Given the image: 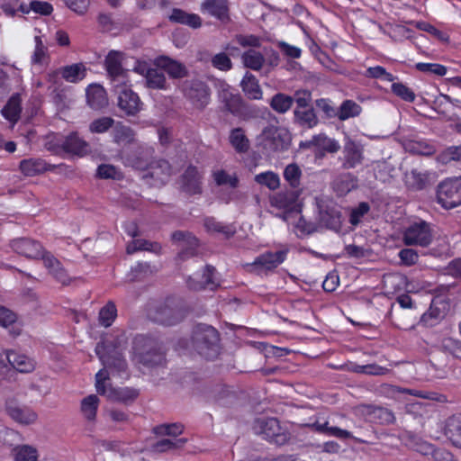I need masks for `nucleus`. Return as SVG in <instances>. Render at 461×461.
I'll return each instance as SVG.
<instances>
[{
	"label": "nucleus",
	"mask_w": 461,
	"mask_h": 461,
	"mask_svg": "<svg viewBox=\"0 0 461 461\" xmlns=\"http://www.w3.org/2000/svg\"><path fill=\"white\" fill-rule=\"evenodd\" d=\"M165 357L160 342L152 337L137 335L132 342L131 361L139 368L161 365Z\"/></svg>",
	"instance_id": "f257e3e1"
},
{
	"label": "nucleus",
	"mask_w": 461,
	"mask_h": 461,
	"mask_svg": "<svg viewBox=\"0 0 461 461\" xmlns=\"http://www.w3.org/2000/svg\"><path fill=\"white\" fill-rule=\"evenodd\" d=\"M193 345L197 353L206 359H214L220 353V334L216 329L198 324L193 331Z\"/></svg>",
	"instance_id": "f03ea898"
},
{
	"label": "nucleus",
	"mask_w": 461,
	"mask_h": 461,
	"mask_svg": "<svg viewBox=\"0 0 461 461\" xmlns=\"http://www.w3.org/2000/svg\"><path fill=\"white\" fill-rule=\"evenodd\" d=\"M95 350L104 366L102 370H106L109 377L110 374L128 377V364L113 343L108 340L99 342Z\"/></svg>",
	"instance_id": "7ed1b4c3"
},
{
	"label": "nucleus",
	"mask_w": 461,
	"mask_h": 461,
	"mask_svg": "<svg viewBox=\"0 0 461 461\" xmlns=\"http://www.w3.org/2000/svg\"><path fill=\"white\" fill-rule=\"evenodd\" d=\"M96 392L105 396L109 401L127 403L134 401L139 393L130 387H113L110 384V377L106 370H99L95 375Z\"/></svg>",
	"instance_id": "20e7f679"
},
{
	"label": "nucleus",
	"mask_w": 461,
	"mask_h": 461,
	"mask_svg": "<svg viewBox=\"0 0 461 461\" xmlns=\"http://www.w3.org/2000/svg\"><path fill=\"white\" fill-rule=\"evenodd\" d=\"M149 315L155 322L166 326H173L179 323L185 318V311L178 302L167 299L151 310Z\"/></svg>",
	"instance_id": "39448f33"
},
{
	"label": "nucleus",
	"mask_w": 461,
	"mask_h": 461,
	"mask_svg": "<svg viewBox=\"0 0 461 461\" xmlns=\"http://www.w3.org/2000/svg\"><path fill=\"white\" fill-rule=\"evenodd\" d=\"M131 83L122 82L112 86L117 97V106L128 116H134L142 110L143 103L139 95L131 89Z\"/></svg>",
	"instance_id": "423d86ee"
},
{
	"label": "nucleus",
	"mask_w": 461,
	"mask_h": 461,
	"mask_svg": "<svg viewBox=\"0 0 461 461\" xmlns=\"http://www.w3.org/2000/svg\"><path fill=\"white\" fill-rule=\"evenodd\" d=\"M433 229L430 223L418 220L409 224L402 234L403 243L407 246L429 247L433 241Z\"/></svg>",
	"instance_id": "0eeeda50"
},
{
	"label": "nucleus",
	"mask_w": 461,
	"mask_h": 461,
	"mask_svg": "<svg viewBox=\"0 0 461 461\" xmlns=\"http://www.w3.org/2000/svg\"><path fill=\"white\" fill-rule=\"evenodd\" d=\"M253 430L264 439L282 446L289 439V433L281 428L276 418H259L253 425Z\"/></svg>",
	"instance_id": "6e6552de"
},
{
	"label": "nucleus",
	"mask_w": 461,
	"mask_h": 461,
	"mask_svg": "<svg viewBox=\"0 0 461 461\" xmlns=\"http://www.w3.org/2000/svg\"><path fill=\"white\" fill-rule=\"evenodd\" d=\"M289 249L285 247L284 249L276 251H266L258 256L253 262L247 263L245 267L248 271L256 274H266L273 271L278 266H280L287 258Z\"/></svg>",
	"instance_id": "1a4fd4ad"
},
{
	"label": "nucleus",
	"mask_w": 461,
	"mask_h": 461,
	"mask_svg": "<svg viewBox=\"0 0 461 461\" xmlns=\"http://www.w3.org/2000/svg\"><path fill=\"white\" fill-rule=\"evenodd\" d=\"M125 54L119 50H110L105 56L104 66L110 80L111 86L122 82H130L129 69L122 68Z\"/></svg>",
	"instance_id": "9d476101"
},
{
	"label": "nucleus",
	"mask_w": 461,
	"mask_h": 461,
	"mask_svg": "<svg viewBox=\"0 0 461 461\" xmlns=\"http://www.w3.org/2000/svg\"><path fill=\"white\" fill-rule=\"evenodd\" d=\"M289 134L285 129L269 126L261 134V145L267 154L282 151L289 146Z\"/></svg>",
	"instance_id": "9b49d317"
},
{
	"label": "nucleus",
	"mask_w": 461,
	"mask_h": 461,
	"mask_svg": "<svg viewBox=\"0 0 461 461\" xmlns=\"http://www.w3.org/2000/svg\"><path fill=\"white\" fill-rule=\"evenodd\" d=\"M215 268L207 266L202 272H196L189 276L186 284L192 290L198 291L202 289L214 290L218 286V282L214 278Z\"/></svg>",
	"instance_id": "f8f14e48"
},
{
	"label": "nucleus",
	"mask_w": 461,
	"mask_h": 461,
	"mask_svg": "<svg viewBox=\"0 0 461 461\" xmlns=\"http://www.w3.org/2000/svg\"><path fill=\"white\" fill-rule=\"evenodd\" d=\"M456 194V177L442 181L437 189V202L445 209L457 207Z\"/></svg>",
	"instance_id": "ddd939ff"
},
{
	"label": "nucleus",
	"mask_w": 461,
	"mask_h": 461,
	"mask_svg": "<svg viewBox=\"0 0 461 461\" xmlns=\"http://www.w3.org/2000/svg\"><path fill=\"white\" fill-rule=\"evenodd\" d=\"M185 95L198 108H204L210 99V93L207 86L198 80L191 81L185 86Z\"/></svg>",
	"instance_id": "4468645a"
},
{
	"label": "nucleus",
	"mask_w": 461,
	"mask_h": 461,
	"mask_svg": "<svg viewBox=\"0 0 461 461\" xmlns=\"http://www.w3.org/2000/svg\"><path fill=\"white\" fill-rule=\"evenodd\" d=\"M5 408L10 418L21 425L33 424L38 419V414L32 408L13 401L7 402Z\"/></svg>",
	"instance_id": "2eb2a0df"
},
{
	"label": "nucleus",
	"mask_w": 461,
	"mask_h": 461,
	"mask_svg": "<svg viewBox=\"0 0 461 461\" xmlns=\"http://www.w3.org/2000/svg\"><path fill=\"white\" fill-rule=\"evenodd\" d=\"M171 167L165 159L153 161L148 167V172L143 176L144 178L152 179L150 183L153 185H164L171 175Z\"/></svg>",
	"instance_id": "dca6fc26"
},
{
	"label": "nucleus",
	"mask_w": 461,
	"mask_h": 461,
	"mask_svg": "<svg viewBox=\"0 0 461 461\" xmlns=\"http://www.w3.org/2000/svg\"><path fill=\"white\" fill-rule=\"evenodd\" d=\"M202 174L195 167L190 166L181 176L182 190L192 195L202 193Z\"/></svg>",
	"instance_id": "f3484780"
},
{
	"label": "nucleus",
	"mask_w": 461,
	"mask_h": 461,
	"mask_svg": "<svg viewBox=\"0 0 461 461\" xmlns=\"http://www.w3.org/2000/svg\"><path fill=\"white\" fill-rule=\"evenodd\" d=\"M200 11L221 22H227L230 19L228 0H203Z\"/></svg>",
	"instance_id": "a211bd4d"
},
{
	"label": "nucleus",
	"mask_w": 461,
	"mask_h": 461,
	"mask_svg": "<svg viewBox=\"0 0 461 461\" xmlns=\"http://www.w3.org/2000/svg\"><path fill=\"white\" fill-rule=\"evenodd\" d=\"M40 258L43 260L45 267L58 282L62 285H68L70 283V277L67 271L51 253L43 249Z\"/></svg>",
	"instance_id": "6ab92c4d"
},
{
	"label": "nucleus",
	"mask_w": 461,
	"mask_h": 461,
	"mask_svg": "<svg viewBox=\"0 0 461 461\" xmlns=\"http://www.w3.org/2000/svg\"><path fill=\"white\" fill-rule=\"evenodd\" d=\"M11 247L16 253L28 258H40L43 250L42 246L30 239H16L11 242Z\"/></svg>",
	"instance_id": "aec40b11"
},
{
	"label": "nucleus",
	"mask_w": 461,
	"mask_h": 461,
	"mask_svg": "<svg viewBox=\"0 0 461 461\" xmlns=\"http://www.w3.org/2000/svg\"><path fill=\"white\" fill-rule=\"evenodd\" d=\"M219 97L230 113L236 114L240 112L242 98L240 95L234 94L228 84L224 82L219 84Z\"/></svg>",
	"instance_id": "412c9836"
},
{
	"label": "nucleus",
	"mask_w": 461,
	"mask_h": 461,
	"mask_svg": "<svg viewBox=\"0 0 461 461\" xmlns=\"http://www.w3.org/2000/svg\"><path fill=\"white\" fill-rule=\"evenodd\" d=\"M219 97L230 113L236 114L240 112L242 98L240 95L234 94L228 84L224 82L219 84Z\"/></svg>",
	"instance_id": "4be33fe9"
},
{
	"label": "nucleus",
	"mask_w": 461,
	"mask_h": 461,
	"mask_svg": "<svg viewBox=\"0 0 461 461\" xmlns=\"http://www.w3.org/2000/svg\"><path fill=\"white\" fill-rule=\"evenodd\" d=\"M219 97L230 113L236 114L240 112L242 98L240 95L234 94L228 84L224 82L219 84Z\"/></svg>",
	"instance_id": "5701e85b"
},
{
	"label": "nucleus",
	"mask_w": 461,
	"mask_h": 461,
	"mask_svg": "<svg viewBox=\"0 0 461 461\" xmlns=\"http://www.w3.org/2000/svg\"><path fill=\"white\" fill-rule=\"evenodd\" d=\"M86 103L94 110H101L108 104L105 89L99 84H91L86 89Z\"/></svg>",
	"instance_id": "b1692460"
},
{
	"label": "nucleus",
	"mask_w": 461,
	"mask_h": 461,
	"mask_svg": "<svg viewBox=\"0 0 461 461\" xmlns=\"http://www.w3.org/2000/svg\"><path fill=\"white\" fill-rule=\"evenodd\" d=\"M54 167V165L48 164L44 159L39 158L23 159L19 165L21 172L25 176H34L53 170Z\"/></svg>",
	"instance_id": "393cba45"
},
{
	"label": "nucleus",
	"mask_w": 461,
	"mask_h": 461,
	"mask_svg": "<svg viewBox=\"0 0 461 461\" xmlns=\"http://www.w3.org/2000/svg\"><path fill=\"white\" fill-rule=\"evenodd\" d=\"M433 177L434 173L412 169L405 174V183L413 190H422L431 184Z\"/></svg>",
	"instance_id": "a878e982"
},
{
	"label": "nucleus",
	"mask_w": 461,
	"mask_h": 461,
	"mask_svg": "<svg viewBox=\"0 0 461 461\" xmlns=\"http://www.w3.org/2000/svg\"><path fill=\"white\" fill-rule=\"evenodd\" d=\"M5 355L8 363L18 372L30 373L35 369V361L26 355L17 353L14 350H8Z\"/></svg>",
	"instance_id": "bb28decb"
},
{
	"label": "nucleus",
	"mask_w": 461,
	"mask_h": 461,
	"mask_svg": "<svg viewBox=\"0 0 461 461\" xmlns=\"http://www.w3.org/2000/svg\"><path fill=\"white\" fill-rule=\"evenodd\" d=\"M22 113V99L20 94L13 95L1 110L2 116L14 127L20 120Z\"/></svg>",
	"instance_id": "cd10ccee"
},
{
	"label": "nucleus",
	"mask_w": 461,
	"mask_h": 461,
	"mask_svg": "<svg viewBox=\"0 0 461 461\" xmlns=\"http://www.w3.org/2000/svg\"><path fill=\"white\" fill-rule=\"evenodd\" d=\"M155 63L173 78H181L187 74L186 68L182 63L167 56L158 57Z\"/></svg>",
	"instance_id": "c85d7f7f"
},
{
	"label": "nucleus",
	"mask_w": 461,
	"mask_h": 461,
	"mask_svg": "<svg viewBox=\"0 0 461 461\" xmlns=\"http://www.w3.org/2000/svg\"><path fill=\"white\" fill-rule=\"evenodd\" d=\"M362 410L363 412L366 415V420L370 422L389 424L393 423L394 420L393 412L388 409L374 405H364Z\"/></svg>",
	"instance_id": "c756f323"
},
{
	"label": "nucleus",
	"mask_w": 461,
	"mask_h": 461,
	"mask_svg": "<svg viewBox=\"0 0 461 461\" xmlns=\"http://www.w3.org/2000/svg\"><path fill=\"white\" fill-rule=\"evenodd\" d=\"M87 68L84 63H75L60 68L59 73L69 83H78L86 77ZM53 74H58L54 72Z\"/></svg>",
	"instance_id": "7c9ffc66"
},
{
	"label": "nucleus",
	"mask_w": 461,
	"mask_h": 461,
	"mask_svg": "<svg viewBox=\"0 0 461 461\" xmlns=\"http://www.w3.org/2000/svg\"><path fill=\"white\" fill-rule=\"evenodd\" d=\"M168 18L172 23L187 25L193 29L202 26V19L198 14H189L179 8H174Z\"/></svg>",
	"instance_id": "2f4dec72"
},
{
	"label": "nucleus",
	"mask_w": 461,
	"mask_h": 461,
	"mask_svg": "<svg viewBox=\"0 0 461 461\" xmlns=\"http://www.w3.org/2000/svg\"><path fill=\"white\" fill-rule=\"evenodd\" d=\"M298 195L296 191L280 192L270 198V203L276 208L291 210L295 206Z\"/></svg>",
	"instance_id": "473e14b6"
},
{
	"label": "nucleus",
	"mask_w": 461,
	"mask_h": 461,
	"mask_svg": "<svg viewBox=\"0 0 461 461\" xmlns=\"http://www.w3.org/2000/svg\"><path fill=\"white\" fill-rule=\"evenodd\" d=\"M240 86L245 95L252 100L262 99V90L258 84L257 77L249 72H246L244 75Z\"/></svg>",
	"instance_id": "72a5a7b5"
},
{
	"label": "nucleus",
	"mask_w": 461,
	"mask_h": 461,
	"mask_svg": "<svg viewBox=\"0 0 461 461\" xmlns=\"http://www.w3.org/2000/svg\"><path fill=\"white\" fill-rule=\"evenodd\" d=\"M445 434L454 446L461 447V413L447 420Z\"/></svg>",
	"instance_id": "f704fd0d"
},
{
	"label": "nucleus",
	"mask_w": 461,
	"mask_h": 461,
	"mask_svg": "<svg viewBox=\"0 0 461 461\" xmlns=\"http://www.w3.org/2000/svg\"><path fill=\"white\" fill-rule=\"evenodd\" d=\"M61 147L68 153L82 156L86 152L87 143L77 133L72 132L65 138Z\"/></svg>",
	"instance_id": "c9c22d12"
},
{
	"label": "nucleus",
	"mask_w": 461,
	"mask_h": 461,
	"mask_svg": "<svg viewBox=\"0 0 461 461\" xmlns=\"http://www.w3.org/2000/svg\"><path fill=\"white\" fill-rule=\"evenodd\" d=\"M320 221L326 228L339 231L341 228V213L336 208H328L320 212Z\"/></svg>",
	"instance_id": "e433bc0d"
},
{
	"label": "nucleus",
	"mask_w": 461,
	"mask_h": 461,
	"mask_svg": "<svg viewBox=\"0 0 461 461\" xmlns=\"http://www.w3.org/2000/svg\"><path fill=\"white\" fill-rule=\"evenodd\" d=\"M294 120L301 126L312 129L319 123V119L312 107L305 109H295L294 111Z\"/></svg>",
	"instance_id": "4c0bfd02"
},
{
	"label": "nucleus",
	"mask_w": 461,
	"mask_h": 461,
	"mask_svg": "<svg viewBox=\"0 0 461 461\" xmlns=\"http://www.w3.org/2000/svg\"><path fill=\"white\" fill-rule=\"evenodd\" d=\"M362 151L354 143L348 142L344 147V166L347 168H353L362 161Z\"/></svg>",
	"instance_id": "58836bf2"
},
{
	"label": "nucleus",
	"mask_w": 461,
	"mask_h": 461,
	"mask_svg": "<svg viewBox=\"0 0 461 461\" xmlns=\"http://www.w3.org/2000/svg\"><path fill=\"white\" fill-rule=\"evenodd\" d=\"M362 112V107L353 100L347 99L343 101L338 109L337 118L339 121H346L349 118L358 116Z\"/></svg>",
	"instance_id": "ea45409f"
},
{
	"label": "nucleus",
	"mask_w": 461,
	"mask_h": 461,
	"mask_svg": "<svg viewBox=\"0 0 461 461\" xmlns=\"http://www.w3.org/2000/svg\"><path fill=\"white\" fill-rule=\"evenodd\" d=\"M294 104L293 96L287 95L283 93H277L273 95L269 101L270 107L278 113H285L288 112Z\"/></svg>",
	"instance_id": "a19ab883"
},
{
	"label": "nucleus",
	"mask_w": 461,
	"mask_h": 461,
	"mask_svg": "<svg viewBox=\"0 0 461 461\" xmlns=\"http://www.w3.org/2000/svg\"><path fill=\"white\" fill-rule=\"evenodd\" d=\"M139 250H146L158 254L161 250V246L158 242H151L142 239L133 240L127 245L126 251L128 254H133Z\"/></svg>",
	"instance_id": "79ce46f5"
},
{
	"label": "nucleus",
	"mask_w": 461,
	"mask_h": 461,
	"mask_svg": "<svg viewBox=\"0 0 461 461\" xmlns=\"http://www.w3.org/2000/svg\"><path fill=\"white\" fill-rule=\"evenodd\" d=\"M99 405V398L95 394L85 397L81 402V412L87 420H95Z\"/></svg>",
	"instance_id": "37998d69"
},
{
	"label": "nucleus",
	"mask_w": 461,
	"mask_h": 461,
	"mask_svg": "<svg viewBox=\"0 0 461 461\" xmlns=\"http://www.w3.org/2000/svg\"><path fill=\"white\" fill-rule=\"evenodd\" d=\"M416 450L425 456L431 454L435 461H452L453 459L451 453L448 451L444 449L435 450L433 446L427 442L417 444Z\"/></svg>",
	"instance_id": "c03bdc74"
},
{
	"label": "nucleus",
	"mask_w": 461,
	"mask_h": 461,
	"mask_svg": "<svg viewBox=\"0 0 461 461\" xmlns=\"http://www.w3.org/2000/svg\"><path fill=\"white\" fill-rule=\"evenodd\" d=\"M243 65L252 70H259L265 63L264 56L255 50H249L241 56Z\"/></svg>",
	"instance_id": "a18cd8bd"
},
{
	"label": "nucleus",
	"mask_w": 461,
	"mask_h": 461,
	"mask_svg": "<svg viewBox=\"0 0 461 461\" xmlns=\"http://www.w3.org/2000/svg\"><path fill=\"white\" fill-rule=\"evenodd\" d=\"M203 225L207 231L221 233L227 239L235 233V229L231 225L223 224L212 217L206 218Z\"/></svg>",
	"instance_id": "49530a36"
},
{
	"label": "nucleus",
	"mask_w": 461,
	"mask_h": 461,
	"mask_svg": "<svg viewBox=\"0 0 461 461\" xmlns=\"http://www.w3.org/2000/svg\"><path fill=\"white\" fill-rule=\"evenodd\" d=\"M35 48L31 57L32 64L43 66L49 59L48 48L44 45L41 36H34Z\"/></svg>",
	"instance_id": "de8ad7c7"
},
{
	"label": "nucleus",
	"mask_w": 461,
	"mask_h": 461,
	"mask_svg": "<svg viewBox=\"0 0 461 461\" xmlns=\"http://www.w3.org/2000/svg\"><path fill=\"white\" fill-rule=\"evenodd\" d=\"M157 271L158 268L149 263L140 262L131 267L128 277L131 281L141 280Z\"/></svg>",
	"instance_id": "09e8293b"
},
{
	"label": "nucleus",
	"mask_w": 461,
	"mask_h": 461,
	"mask_svg": "<svg viewBox=\"0 0 461 461\" xmlns=\"http://www.w3.org/2000/svg\"><path fill=\"white\" fill-rule=\"evenodd\" d=\"M146 79V86L152 89H167V79L164 72L158 68H151L148 73Z\"/></svg>",
	"instance_id": "8fccbe9b"
},
{
	"label": "nucleus",
	"mask_w": 461,
	"mask_h": 461,
	"mask_svg": "<svg viewBox=\"0 0 461 461\" xmlns=\"http://www.w3.org/2000/svg\"><path fill=\"white\" fill-rule=\"evenodd\" d=\"M315 149L321 151L330 153L337 152L340 146L337 140L329 138L323 133L314 135Z\"/></svg>",
	"instance_id": "3c124183"
},
{
	"label": "nucleus",
	"mask_w": 461,
	"mask_h": 461,
	"mask_svg": "<svg viewBox=\"0 0 461 461\" xmlns=\"http://www.w3.org/2000/svg\"><path fill=\"white\" fill-rule=\"evenodd\" d=\"M254 179L258 185H265L273 191L280 186V177L273 171L259 173L255 176Z\"/></svg>",
	"instance_id": "603ef678"
},
{
	"label": "nucleus",
	"mask_w": 461,
	"mask_h": 461,
	"mask_svg": "<svg viewBox=\"0 0 461 461\" xmlns=\"http://www.w3.org/2000/svg\"><path fill=\"white\" fill-rule=\"evenodd\" d=\"M230 142L238 152H245L249 149V140L240 128L233 129L230 131Z\"/></svg>",
	"instance_id": "864d4df0"
},
{
	"label": "nucleus",
	"mask_w": 461,
	"mask_h": 461,
	"mask_svg": "<svg viewBox=\"0 0 461 461\" xmlns=\"http://www.w3.org/2000/svg\"><path fill=\"white\" fill-rule=\"evenodd\" d=\"M302 176V170L295 163L287 165L284 170V178L293 188H297L300 185Z\"/></svg>",
	"instance_id": "5fc2aeb1"
},
{
	"label": "nucleus",
	"mask_w": 461,
	"mask_h": 461,
	"mask_svg": "<svg viewBox=\"0 0 461 461\" xmlns=\"http://www.w3.org/2000/svg\"><path fill=\"white\" fill-rule=\"evenodd\" d=\"M113 140L118 143H130L134 140L133 131L122 123H117L113 131Z\"/></svg>",
	"instance_id": "6e6d98bb"
},
{
	"label": "nucleus",
	"mask_w": 461,
	"mask_h": 461,
	"mask_svg": "<svg viewBox=\"0 0 461 461\" xmlns=\"http://www.w3.org/2000/svg\"><path fill=\"white\" fill-rule=\"evenodd\" d=\"M186 438H177V439H162L153 444L152 451L157 453L166 452L171 449L181 448L186 443Z\"/></svg>",
	"instance_id": "4d7b16f0"
},
{
	"label": "nucleus",
	"mask_w": 461,
	"mask_h": 461,
	"mask_svg": "<svg viewBox=\"0 0 461 461\" xmlns=\"http://www.w3.org/2000/svg\"><path fill=\"white\" fill-rule=\"evenodd\" d=\"M117 316V309L113 302H108L99 312V321L104 327L112 325Z\"/></svg>",
	"instance_id": "13d9d810"
},
{
	"label": "nucleus",
	"mask_w": 461,
	"mask_h": 461,
	"mask_svg": "<svg viewBox=\"0 0 461 461\" xmlns=\"http://www.w3.org/2000/svg\"><path fill=\"white\" fill-rule=\"evenodd\" d=\"M114 124L112 117L104 116L97 118L89 124V131L92 133H104Z\"/></svg>",
	"instance_id": "bf43d9fd"
},
{
	"label": "nucleus",
	"mask_w": 461,
	"mask_h": 461,
	"mask_svg": "<svg viewBox=\"0 0 461 461\" xmlns=\"http://www.w3.org/2000/svg\"><path fill=\"white\" fill-rule=\"evenodd\" d=\"M392 92L405 102H413L416 98L415 93L402 83H393Z\"/></svg>",
	"instance_id": "052dcab7"
},
{
	"label": "nucleus",
	"mask_w": 461,
	"mask_h": 461,
	"mask_svg": "<svg viewBox=\"0 0 461 461\" xmlns=\"http://www.w3.org/2000/svg\"><path fill=\"white\" fill-rule=\"evenodd\" d=\"M417 70L427 73V74H434L439 77H443L447 74V68L441 64L438 63H424L419 62L415 65Z\"/></svg>",
	"instance_id": "680f3d73"
},
{
	"label": "nucleus",
	"mask_w": 461,
	"mask_h": 461,
	"mask_svg": "<svg viewBox=\"0 0 461 461\" xmlns=\"http://www.w3.org/2000/svg\"><path fill=\"white\" fill-rule=\"evenodd\" d=\"M15 461H37L38 452L36 448L23 445L15 449Z\"/></svg>",
	"instance_id": "e2e57ef3"
},
{
	"label": "nucleus",
	"mask_w": 461,
	"mask_h": 461,
	"mask_svg": "<svg viewBox=\"0 0 461 461\" xmlns=\"http://www.w3.org/2000/svg\"><path fill=\"white\" fill-rule=\"evenodd\" d=\"M0 8L8 15L14 16L17 8L24 14L29 13V9L23 4H19V0H0Z\"/></svg>",
	"instance_id": "0e129e2a"
},
{
	"label": "nucleus",
	"mask_w": 461,
	"mask_h": 461,
	"mask_svg": "<svg viewBox=\"0 0 461 461\" xmlns=\"http://www.w3.org/2000/svg\"><path fill=\"white\" fill-rule=\"evenodd\" d=\"M366 77L381 78L387 82H393L394 77L393 74L388 73L382 66L369 67L365 73Z\"/></svg>",
	"instance_id": "69168bd1"
},
{
	"label": "nucleus",
	"mask_w": 461,
	"mask_h": 461,
	"mask_svg": "<svg viewBox=\"0 0 461 461\" xmlns=\"http://www.w3.org/2000/svg\"><path fill=\"white\" fill-rule=\"evenodd\" d=\"M294 103L296 104L295 109H305L312 107V93L309 90H297L294 95Z\"/></svg>",
	"instance_id": "338daca9"
},
{
	"label": "nucleus",
	"mask_w": 461,
	"mask_h": 461,
	"mask_svg": "<svg viewBox=\"0 0 461 461\" xmlns=\"http://www.w3.org/2000/svg\"><path fill=\"white\" fill-rule=\"evenodd\" d=\"M442 348L454 357L461 359V341L451 338L445 339L442 342Z\"/></svg>",
	"instance_id": "774afa93"
}]
</instances>
